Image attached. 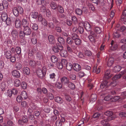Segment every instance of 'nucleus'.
Instances as JSON below:
<instances>
[{
    "label": "nucleus",
    "mask_w": 126,
    "mask_h": 126,
    "mask_svg": "<svg viewBox=\"0 0 126 126\" xmlns=\"http://www.w3.org/2000/svg\"><path fill=\"white\" fill-rule=\"evenodd\" d=\"M5 21L6 22V23L7 25H9L11 23V19L9 17H8Z\"/></svg>",
    "instance_id": "nucleus-61"
},
{
    "label": "nucleus",
    "mask_w": 126,
    "mask_h": 126,
    "mask_svg": "<svg viewBox=\"0 0 126 126\" xmlns=\"http://www.w3.org/2000/svg\"><path fill=\"white\" fill-rule=\"evenodd\" d=\"M50 6L53 9H55L57 7L56 4L53 2H51L50 3Z\"/></svg>",
    "instance_id": "nucleus-40"
},
{
    "label": "nucleus",
    "mask_w": 126,
    "mask_h": 126,
    "mask_svg": "<svg viewBox=\"0 0 126 126\" xmlns=\"http://www.w3.org/2000/svg\"><path fill=\"white\" fill-rule=\"evenodd\" d=\"M69 87L72 89H74L75 88V86L74 84L71 82H69L67 84Z\"/></svg>",
    "instance_id": "nucleus-41"
},
{
    "label": "nucleus",
    "mask_w": 126,
    "mask_h": 126,
    "mask_svg": "<svg viewBox=\"0 0 126 126\" xmlns=\"http://www.w3.org/2000/svg\"><path fill=\"white\" fill-rule=\"evenodd\" d=\"M56 126H61L62 125V122L60 120H58L56 121Z\"/></svg>",
    "instance_id": "nucleus-64"
},
{
    "label": "nucleus",
    "mask_w": 126,
    "mask_h": 126,
    "mask_svg": "<svg viewBox=\"0 0 126 126\" xmlns=\"http://www.w3.org/2000/svg\"><path fill=\"white\" fill-rule=\"evenodd\" d=\"M74 41V42L76 45H79L81 44V40L80 39L78 38L75 39Z\"/></svg>",
    "instance_id": "nucleus-42"
},
{
    "label": "nucleus",
    "mask_w": 126,
    "mask_h": 126,
    "mask_svg": "<svg viewBox=\"0 0 126 126\" xmlns=\"http://www.w3.org/2000/svg\"><path fill=\"white\" fill-rule=\"evenodd\" d=\"M111 98L110 95H108L106 96L105 97L104 100L105 101H108L110 99L111 100Z\"/></svg>",
    "instance_id": "nucleus-63"
},
{
    "label": "nucleus",
    "mask_w": 126,
    "mask_h": 126,
    "mask_svg": "<svg viewBox=\"0 0 126 126\" xmlns=\"http://www.w3.org/2000/svg\"><path fill=\"white\" fill-rule=\"evenodd\" d=\"M21 87L24 89H26L27 87V84L25 82H23L21 84Z\"/></svg>",
    "instance_id": "nucleus-56"
},
{
    "label": "nucleus",
    "mask_w": 126,
    "mask_h": 126,
    "mask_svg": "<svg viewBox=\"0 0 126 126\" xmlns=\"http://www.w3.org/2000/svg\"><path fill=\"white\" fill-rule=\"evenodd\" d=\"M108 82L107 81H105L102 83L100 85V87L102 89L103 88L105 87L106 88L107 87V85Z\"/></svg>",
    "instance_id": "nucleus-33"
},
{
    "label": "nucleus",
    "mask_w": 126,
    "mask_h": 126,
    "mask_svg": "<svg viewBox=\"0 0 126 126\" xmlns=\"http://www.w3.org/2000/svg\"><path fill=\"white\" fill-rule=\"evenodd\" d=\"M72 65L71 63H68L66 64V68L67 69L69 70H71L72 68Z\"/></svg>",
    "instance_id": "nucleus-31"
},
{
    "label": "nucleus",
    "mask_w": 126,
    "mask_h": 126,
    "mask_svg": "<svg viewBox=\"0 0 126 126\" xmlns=\"http://www.w3.org/2000/svg\"><path fill=\"white\" fill-rule=\"evenodd\" d=\"M38 20L41 22L43 26H47L48 25V22L47 20L45 18H43L41 15H39Z\"/></svg>",
    "instance_id": "nucleus-5"
},
{
    "label": "nucleus",
    "mask_w": 126,
    "mask_h": 126,
    "mask_svg": "<svg viewBox=\"0 0 126 126\" xmlns=\"http://www.w3.org/2000/svg\"><path fill=\"white\" fill-rule=\"evenodd\" d=\"M121 68V66L117 65L114 67L113 70L115 72H116L120 71Z\"/></svg>",
    "instance_id": "nucleus-29"
},
{
    "label": "nucleus",
    "mask_w": 126,
    "mask_h": 126,
    "mask_svg": "<svg viewBox=\"0 0 126 126\" xmlns=\"http://www.w3.org/2000/svg\"><path fill=\"white\" fill-rule=\"evenodd\" d=\"M76 14L80 16L82 14V12L81 10L79 8L76 9L75 10Z\"/></svg>",
    "instance_id": "nucleus-37"
},
{
    "label": "nucleus",
    "mask_w": 126,
    "mask_h": 126,
    "mask_svg": "<svg viewBox=\"0 0 126 126\" xmlns=\"http://www.w3.org/2000/svg\"><path fill=\"white\" fill-rule=\"evenodd\" d=\"M12 92L11 90H7L6 93V95L10 97L12 95Z\"/></svg>",
    "instance_id": "nucleus-52"
},
{
    "label": "nucleus",
    "mask_w": 126,
    "mask_h": 126,
    "mask_svg": "<svg viewBox=\"0 0 126 126\" xmlns=\"http://www.w3.org/2000/svg\"><path fill=\"white\" fill-rule=\"evenodd\" d=\"M110 73V70H107L106 71L104 76V79H106L110 78L112 76V75Z\"/></svg>",
    "instance_id": "nucleus-11"
},
{
    "label": "nucleus",
    "mask_w": 126,
    "mask_h": 126,
    "mask_svg": "<svg viewBox=\"0 0 126 126\" xmlns=\"http://www.w3.org/2000/svg\"><path fill=\"white\" fill-rule=\"evenodd\" d=\"M47 96L50 99H52L54 98V96L51 93H48L47 94Z\"/></svg>",
    "instance_id": "nucleus-49"
},
{
    "label": "nucleus",
    "mask_w": 126,
    "mask_h": 126,
    "mask_svg": "<svg viewBox=\"0 0 126 126\" xmlns=\"http://www.w3.org/2000/svg\"><path fill=\"white\" fill-rule=\"evenodd\" d=\"M14 85L16 87H18L21 84L20 81L17 79H15L14 81Z\"/></svg>",
    "instance_id": "nucleus-30"
},
{
    "label": "nucleus",
    "mask_w": 126,
    "mask_h": 126,
    "mask_svg": "<svg viewBox=\"0 0 126 126\" xmlns=\"http://www.w3.org/2000/svg\"><path fill=\"white\" fill-rule=\"evenodd\" d=\"M74 66L73 69L75 71H79L81 69V66L78 63H74Z\"/></svg>",
    "instance_id": "nucleus-18"
},
{
    "label": "nucleus",
    "mask_w": 126,
    "mask_h": 126,
    "mask_svg": "<svg viewBox=\"0 0 126 126\" xmlns=\"http://www.w3.org/2000/svg\"><path fill=\"white\" fill-rule=\"evenodd\" d=\"M70 78L71 79L75 80L76 78V76L73 73H71L69 75Z\"/></svg>",
    "instance_id": "nucleus-57"
},
{
    "label": "nucleus",
    "mask_w": 126,
    "mask_h": 126,
    "mask_svg": "<svg viewBox=\"0 0 126 126\" xmlns=\"http://www.w3.org/2000/svg\"><path fill=\"white\" fill-rule=\"evenodd\" d=\"M88 33L89 34L88 37L90 41L92 42H95V39L97 38L96 34L93 31H90Z\"/></svg>",
    "instance_id": "nucleus-3"
},
{
    "label": "nucleus",
    "mask_w": 126,
    "mask_h": 126,
    "mask_svg": "<svg viewBox=\"0 0 126 126\" xmlns=\"http://www.w3.org/2000/svg\"><path fill=\"white\" fill-rule=\"evenodd\" d=\"M121 77V75L119 74L115 75L112 79V80L114 81L111 83L110 85L113 87L115 86L117 83L116 81L115 80L120 79Z\"/></svg>",
    "instance_id": "nucleus-9"
},
{
    "label": "nucleus",
    "mask_w": 126,
    "mask_h": 126,
    "mask_svg": "<svg viewBox=\"0 0 126 126\" xmlns=\"http://www.w3.org/2000/svg\"><path fill=\"white\" fill-rule=\"evenodd\" d=\"M22 25L24 27H26L28 26L29 23L27 19L23 18L22 20Z\"/></svg>",
    "instance_id": "nucleus-19"
},
{
    "label": "nucleus",
    "mask_w": 126,
    "mask_h": 126,
    "mask_svg": "<svg viewBox=\"0 0 126 126\" xmlns=\"http://www.w3.org/2000/svg\"><path fill=\"white\" fill-rule=\"evenodd\" d=\"M46 72V70L45 69L43 70L38 69L37 70L36 72L38 77L42 78L45 76Z\"/></svg>",
    "instance_id": "nucleus-2"
},
{
    "label": "nucleus",
    "mask_w": 126,
    "mask_h": 126,
    "mask_svg": "<svg viewBox=\"0 0 126 126\" xmlns=\"http://www.w3.org/2000/svg\"><path fill=\"white\" fill-rule=\"evenodd\" d=\"M12 11L14 15L16 16H18L19 13L22 14L23 12V9L21 7H19L18 8H13Z\"/></svg>",
    "instance_id": "nucleus-1"
},
{
    "label": "nucleus",
    "mask_w": 126,
    "mask_h": 126,
    "mask_svg": "<svg viewBox=\"0 0 126 126\" xmlns=\"http://www.w3.org/2000/svg\"><path fill=\"white\" fill-rule=\"evenodd\" d=\"M55 101L58 103H63V100L62 98L60 97L57 96L55 98Z\"/></svg>",
    "instance_id": "nucleus-28"
},
{
    "label": "nucleus",
    "mask_w": 126,
    "mask_h": 126,
    "mask_svg": "<svg viewBox=\"0 0 126 126\" xmlns=\"http://www.w3.org/2000/svg\"><path fill=\"white\" fill-rule=\"evenodd\" d=\"M94 31L97 33H100L102 32L101 29L98 27H95L94 28Z\"/></svg>",
    "instance_id": "nucleus-44"
},
{
    "label": "nucleus",
    "mask_w": 126,
    "mask_h": 126,
    "mask_svg": "<svg viewBox=\"0 0 126 126\" xmlns=\"http://www.w3.org/2000/svg\"><path fill=\"white\" fill-rule=\"evenodd\" d=\"M84 54L86 56L88 57H90L92 55V53L91 51L88 50H86L85 51Z\"/></svg>",
    "instance_id": "nucleus-48"
},
{
    "label": "nucleus",
    "mask_w": 126,
    "mask_h": 126,
    "mask_svg": "<svg viewBox=\"0 0 126 126\" xmlns=\"http://www.w3.org/2000/svg\"><path fill=\"white\" fill-rule=\"evenodd\" d=\"M120 97L119 96H115L111 99V101L112 102H115L118 100Z\"/></svg>",
    "instance_id": "nucleus-47"
},
{
    "label": "nucleus",
    "mask_w": 126,
    "mask_h": 126,
    "mask_svg": "<svg viewBox=\"0 0 126 126\" xmlns=\"http://www.w3.org/2000/svg\"><path fill=\"white\" fill-rule=\"evenodd\" d=\"M25 34L24 32L20 31L19 33V37L21 39H23L24 38Z\"/></svg>",
    "instance_id": "nucleus-45"
},
{
    "label": "nucleus",
    "mask_w": 126,
    "mask_h": 126,
    "mask_svg": "<svg viewBox=\"0 0 126 126\" xmlns=\"http://www.w3.org/2000/svg\"><path fill=\"white\" fill-rule=\"evenodd\" d=\"M28 121V119L27 116L26 115H24L22 117V120H19L18 121V124L20 125H23L24 123H26Z\"/></svg>",
    "instance_id": "nucleus-6"
},
{
    "label": "nucleus",
    "mask_w": 126,
    "mask_h": 126,
    "mask_svg": "<svg viewBox=\"0 0 126 126\" xmlns=\"http://www.w3.org/2000/svg\"><path fill=\"white\" fill-rule=\"evenodd\" d=\"M36 55L37 59L39 60H42L43 59L44 54L41 52H37Z\"/></svg>",
    "instance_id": "nucleus-24"
},
{
    "label": "nucleus",
    "mask_w": 126,
    "mask_h": 126,
    "mask_svg": "<svg viewBox=\"0 0 126 126\" xmlns=\"http://www.w3.org/2000/svg\"><path fill=\"white\" fill-rule=\"evenodd\" d=\"M114 60V58L113 57H110L108 60L107 65L109 66H111L113 64Z\"/></svg>",
    "instance_id": "nucleus-16"
},
{
    "label": "nucleus",
    "mask_w": 126,
    "mask_h": 126,
    "mask_svg": "<svg viewBox=\"0 0 126 126\" xmlns=\"http://www.w3.org/2000/svg\"><path fill=\"white\" fill-rule=\"evenodd\" d=\"M21 106L22 107L24 108H25L28 106V104L26 101H23L21 103Z\"/></svg>",
    "instance_id": "nucleus-53"
},
{
    "label": "nucleus",
    "mask_w": 126,
    "mask_h": 126,
    "mask_svg": "<svg viewBox=\"0 0 126 126\" xmlns=\"http://www.w3.org/2000/svg\"><path fill=\"white\" fill-rule=\"evenodd\" d=\"M1 17L2 20L5 21L6 19L8 17L7 14L6 12L2 13L1 14Z\"/></svg>",
    "instance_id": "nucleus-27"
},
{
    "label": "nucleus",
    "mask_w": 126,
    "mask_h": 126,
    "mask_svg": "<svg viewBox=\"0 0 126 126\" xmlns=\"http://www.w3.org/2000/svg\"><path fill=\"white\" fill-rule=\"evenodd\" d=\"M2 5L4 6L5 8H7L8 6V3L5 0H3L2 2Z\"/></svg>",
    "instance_id": "nucleus-55"
},
{
    "label": "nucleus",
    "mask_w": 126,
    "mask_h": 126,
    "mask_svg": "<svg viewBox=\"0 0 126 126\" xmlns=\"http://www.w3.org/2000/svg\"><path fill=\"white\" fill-rule=\"evenodd\" d=\"M24 31L25 34L27 35H30L31 32V30L28 26L24 27Z\"/></svg>",
    "instance_id": "nucleus-13"
},
{
    "label": "nucleus",
    "mask_w": 126,
    "mask_h": 126,
    "mask_svg": "<svg viewBox=\"0 0 126 126\" xmlns=\"http://www.w3.org/2000/svg\"><path fill=\"white\" fill-rule=\"evenodd\" d=\"M57 66L58 68L60 69H62L63 68V65L62 63L59 62L57 63Z\"/></svg>",
    "instance_id": "nucleus-60"
},
{
    "label": "nucleus",
    "mask_w": 126,
    "mask_h": 126,
    "mask_svg": "<svg viewBox=\"0 0 126 126\" xmlns=\"http://www.w3.org/2000/svg\"><path fill=\"white\" fill-rule=\"evenodd\" d=\"M61 80L62 83H64L65 84H68L70 82L69 79L65 77L62 78L61 79Z\"/></svg>",
    "instance_id": "nucleus-15"
},
{
    "label": "nucleus",
    "mask_w": 126,
    "mask_h": 126,
    "mask_svg": "<svg viewBox=\"0 0 126 126\" xmlns=\"http://www.w3.org/2000/svg\"><path fill=\"white\" fill-rule=\"evenodd\" d=\"M23 71L24 73L26 75H28L30 73L29 68L27 67H24L23 68Z\"/></svg>",
    "instance_id": "nucleus-21"
},
{
    "label": "nucleus",
    "mask_w": 126,
    "mask_h": 126,
    "mask_svg": "<svg viewBox=\"0 0 126 126\" xmlns=\"http://www.w3.org/2000/svg\"><path fill=\"white\" fill-rule=\"evenodd\" d=\"M22 67V64L20 63H16L15 65V68L19 70Z\"/></svg>",
    "instance_id": "nucleus-43"
},
{
    "label": "nucleus",
    "mask_w": 126,
    "mask_h": 126,
    "mask_svg": "<svg viewBox=\"0 0 126 126\" xmlns=\"http://www.w3.org/2000/svg\"><path fill=\"white\" fill-rule=\"evenodd\" d=\"M60 54L61 56L64 57H66L67 55L66 51L64 49L61 50Z\"/></svg>",
    "instance_id": "nucleus-22"
},
{
    "label": "nucleus",
    "mask_w": 126,
    "mask_h": 126,
    "mask_svg": "<svg viewBox=\"0 0 126 126\" xmlns=\"http://www.w3.org/2000/svg\"><path fill=\"white\" fill-rule=\"evenodd\" d=\"M51 61L53 63L57 62L58 60L57 58L54 55H52L51 57Z\"/></svg>",
    "instance_id": "nucleus-34"
},
{
    "label": "nucleus",
    "mask_w": 126,
    "mask_h": 126,
    "mask_svg": "<svg viewBox=\"0 0 126 126\" xmlns=\"http://www.w3.org/2000/svg\"><path fill=\"white\" fill-rule=\"evenodd\" d=\"M0 87L2 91L4 90L7 87L6 83L4 82H2L0 85Z\"/></svg>",
    "instance_id": "nucleus-26"
},
{
    "label": "nucleus",
    "mask_w": 126,
    "mask_h": 126,
    "mask_svg": "<svg viewBox=\"0 0 126 126\" xmlns=\"http://www.w3.org/2000/svg\"><path fill=\"white\" fill-rule=\"evenodd\" d=\"M105 114L108 116L109 117L108 119L109 120H113L116 117V116L110 111H108L106 112L105 113Z\"/></svg>",
    "instance_id": "nucleus-4"
},
{
    "label": "nucleus",
    "mask_w": 126,
    "mask_h": 126,
    "mask_svg": "<svg viewBox=\"0 0 126 126\" xmlns=\"http://www.w3.org/2000/svg\"><path fill=\"white\" fill-rule=\"evenodd\" d=\"M119 115L120 117H126V112H122L119 113Z\"/></svg>",
    "instance_id": "nucleus-59"
},
{
    "label": "nucleus",
    "mask_w": 126,
    "mask_h": 126,
    "mask_svg": "<svg viewBox=\"0 0 126 126\" xmlns=\"http://www.w3.org/2000/svg\"><path fill=\"white\" fill-rule=\"evenodd\" d=\"M91 97L92 98L91 99V101L94 102L96 100L97 98V96L96 94H92V95Z\"/></svg>",
    "instance_id": "nucleus-54"
},
{
    "label": "nucleus",
    "mask_w": 126,
    "mask_h": 126,
    "mask_svg": "<svg viewBox=\"0 0 126 126\" xmlns=\"http://www.w3.org/2000/svg\"><path fill=\"white\" fill-rule=\"evenodd\" d=\"M12 39L14 40H15L18 38V33L17 31L15 30H13L11 32Z\"/></svg>",
    "instance_id": "nucleus-10"
},
{
    "label": "nucleus",
    "mask_w": 126,
    "mask_h": 126,
    "mask_svg": "<svg viewBox=\"0 0 126 126\" xmlns=\"http://www.w3.org/2000/svg\"><path fill=\"white\" fill-rule=\"evenodd\" d=\"M87 6H88L89 9L93 11L94 9V8L93 5L90 3H88L87 4Z\"/></svg>",
    "instance_id": "nucleus-51"
},
{
    "label": "nucleus",
    "mask_w": 126,
    "mask_h": 126,
    "mask_svg": "<svg viewBox=\"0 0 126 126\" xmlns=\"http://www.w3.org/2000/svg\"><path fill=\"white\" fill-rule=\"evenodd\" d=\"M111 49L113 50H115L117 49V45L115 43H114V41L112 40L111 43Z\"/></svg>",
    "instance_id": "nucleus-17"
},
{
    "label": "nucleus",
    "mask_w": 126,
    "mask_h": 126,
    "mask_svg": "<svg viewBox=\"0 0 126 126\" xmlns=\"http://www.w3.org/2000/svg\"><path fill=\"white\" fill-rule=\"evenodd\" d=\"M12 75L13 76L17 78H19L20 76L19 72L18 71L16 70L13 71L12 72Z\"/></svg>",
    "instance_id": "nucleus-14"
},
{
    "label": "nucleus",
    "mask_w": 126,
    "mask_h": 126,
    "mask_svg": "<svg viewBox=\"0 0 126 126\" xmlns=\"http://www.w3.org/2000/svg\"><path fill=\"white\" fill-rule=\"evenodd\" d=\"M31 16L33 18H36L38 16V13L36 11H34L31 13Z\"/></svg>",
    "instance_id": "nucleus-23"
},
{
    "label": "nucleus",
    "mask_w": 126,
    "mask_h": 126,
    "mask_svg": "<svg viewBox=\"0 0 126 126\" xmlns=\"http://www.w3.org/2000/svg\"><path fill=\"white\" fill-rule=\"evenodd\" d=\"M22 98L21 96L18 95L16 98V100L19 103L22 101Z\"/></svg>",
    "instance_id": "nucleus-58"
},
{
    "label": "nucleus",
    "mask_w": 126,
    "mask_h": 126,
    "mask_svg": "<svg viewBox=\"0 0 126 126\" xmlns=\"http://www.w3.org/2000/svg\"><path fill=\"white\" fill-rule=\"evenodd\" d=\"M56 86L57 88L59 89L61 88L62 86V84L60 82H57L56 83Z\"/></svg>",
    "instance_id": "nucleus-62"
},
{
    "label": "nucleus",
    "mask_w": 126,
    "mask_h": 126,
    "mask_svg": "<svg viewBox=\"0 0 126 126\" xmlns=\"http://www.w3.org/2000/svg\"><path fill=\"white\" fill-rule=\"evenodd\" d=\"M81 24H82V25L84 26L85 28L87 31H88L89 32L90 31H90L92 29V28L88 22L86 21L85 22H83Z\"/></svg>",
    "instance_id": "nucleus-8"
},
{
    "label": "nucleus",
    "mask_w": 126,
    "mask_h": 126,
    "mask_svg": "<svg viewBox=\"0 0 126 126\" xmlns=\"http://www.w3.org/2000/svg\"><path fill=\"white\" fill-rule=\"evenodd\" d=\"M63 46L62 45H59L58 44H56L53 46L52 50L55 53H57L59 52L60 50L63 48Z\"/></svg>",
    "instance_id": "nucleus-7"
},
{
    "label": "nucleus",
    "mask_w": 126,
    "mask_h": 126,
    "mask_svg": "<svg viewBox=\"0 0 126 126\" xmlns=\"http://www.w3.org/2000/svg\"><path fill=\"white\" fill-rule=\"evenodd\" d=\"M11 52L9 50H7L5 52V56L7 59H9L11 55Z\"/></svg>",
    "instance_id": "nucleus-32"
},
{
    "label": "nucleus",
    "mask_w": 126,
    "mask_h": 126,
    "mask_svg": "<svg viewBox=\"0 0 126 126\" xmlns=\"http://www.w3.org/2000/svg\"><path fill=\"white\" fill-rule=\"evenodd\" d=\"M66 42L68 44H71L73 43V41L71 38L68 37L67 39Z\"/></svg>",
    "instance_id": "nucleus-50"
},
{
    "label": "nucleus",
    "mask_w": 126,
    "mask_h": 126,
    "mask_svg": "<svg viewBox=\"0 0 126 126\" xmlns=\"http://www.w3.org/2000/svg\"><path fill=\"white\" fill-rule=\"evenodd\" d=\"M31 26L32 28L34 30H37L38 28V27L37 24L32 23L31 25Z\"/></svg>",
    "instance_id": "nucleus-35"
},
{
    "label": "nucleus",
    "mask_w": 126,
    "mask_h": 126,
    "mask_svg": "<svg viewBox=\"0 0 126 126\" xmlns=\"http://www.w3.org/2000/svg\"><path fill=\"white\" fill-rule=\"evenodd\" d=\"M58 42L61 44H63L65 43V41L63 38L61 37H59L58 39Z\"/></svg>",
    "instance_id": "nucleus-38"
},
{
    "label": "nucleus",
    "mask_w": 126,
    "mask_h": 126,
    "mask_svg": "<svg viewBox=\"0 0 126 126\" xmlns=\"http://www.w3.org/2000/svg\"><path fill=\"white\" fill-rule=\"evenodd\" d=\"M21 23L20 19L18 18H16L15 22V26L16 28H19L21 26Z\"/></svg>",
    "instance_id": "nucleus-12"
},
{
    "label": "nucleus",
    "mask_w": 126,
    "mask_h": 126,
    "mask_svg": "<svg viewBox=\"0 0 126 126\" xmlns=\"http://www.w3.org/2000/svg\"><path fill=\"white\" fill-rule=\"evenodd\" d=\"M16 51L18 54H20L21 53V49L19 47H17L16 48Z\"/></svg>",
    "instance_id": "nucleus-46"
},
{
    "label": "nucleus",
    "mask_w": 126,
    "mask_h": 126,
    "mask_svg": "<svg viewBox=\"0 0 126 126\" xmlns=\"http://www.w3.org/2000/svg\"><path fill=\"white\" fill-rule=\"evenodd\" d=\"M49 42L51 44H54L55 43L54 36L52 35H49L48 36Z\"/></svg>",
    "instance_id": "nucleus-20"
},
{
    "label": "nucleus",
    "mask_w": 126,
    "mask_h": 126,
    "mask_svg": "<svg viewBox=\"0 0 126 126\" xmlns=\"http://www.w3.org/2000/svg\"><path fill=\"white\" fill-rule=\"evenodd\" d=\"M100 69L99 67L97 68L96 66H94V67L93 72H94L96 73L97 74L99 73L100 72Z\"/></svg>",
    "instance_id": "nucleus-36"
},
{
    "label": "nucleus",
    "mask_w": 126,
    "mask_h": 126,
    "mask_svg": "<svg viewBox=\"0 0 126 126\" xmlns=\"http://www.w3.org/2000/svg\"><path fill=\"white\" fill-rule=\"evenodd\" d=\"M21 96L22 98L24 99L27 98L28 97V95L26 92L25 91H22L21 93Z\"/></svg>",
    "instance_id": "nucleus-25"
},
{
    "label": "nucleus",
    "mask_w": 126,
    "mask_h": 126,
    "mask_svg": "<svg viewBox=\"0 0 126 126\" xmlns=\"http://www.w3.org/2000/svg\"><path fill=\"white\" fill-rule=\"evenodd\" d=\"M57 9L58 11L60 13H62L64 12V10L63 8L60 5L58 6Z\"/></svg>",
    "instance_id": "nucleus-39"
}]
</instances>
